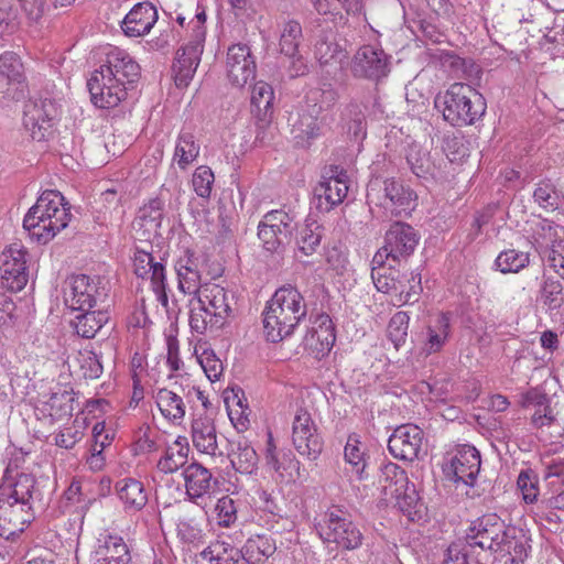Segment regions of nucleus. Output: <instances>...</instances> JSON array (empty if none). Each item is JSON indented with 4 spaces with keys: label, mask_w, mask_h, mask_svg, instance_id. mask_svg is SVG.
Listing matches in <instances>:
<instances>
[{
    "label": "nucleus",
    "mask_w": 564,
    "mask_h": 564,
    "mask_svg": "<svg viewBox=\"0 0 564 564\" xmlns=\"http://www.w3.org/2000/svg\"><path fill=\"white\" fill-rule=\"evenodd\" d=\"M141 67L124 50L109 46L105 59L87 80L91 102L101 109L118 107L134 88Z\"/></svg>",
    "instance_id": "1"
},
{
    "label": "nucleus",
    "mask_w": 564,
    "mask_h": 564,
    "mask_svg": "<svg viewBox=\"0 0 564 564\" xmlns=\"http://www.w3.org/2000/svg\"><path fill=\"white\" fill-rule=\"evenodd\" d=\"M465 541L481 551L510 556L511 564H523L529 555V539L522 529L506 524L496 513L474 520L466 531Z\"/></svg>",
    "instance_id": "2"
},
{
    "label": "nucleus",
    "mask_w": 564,
    "mask_h": 564,
    "mask_svg": "<svg viewBox=\"0 0 564 564\" xmlns=\"http://www.w3.org/2000/svg\"><path fill=\"white\" fill-rule=\"evenodd\" d=\"M306 317V304L302 293L293 285L279 288L263 312V328L267 339L279 343L291 336Z\"/></svg>",
    "instance_id": "3"
},
{
    "label": "nucleus",
    "mask_w": 564,
    "mask_h": 564,
    "mask_svg": "<svg viewBox=\"0 0 564 564\" xmlns=\"http://www.w3.org/2000/svg\"><path fill=\"white\" fill-rule=\"evenodd\" d=\"M234 303V295L224 286L204 283L203 289L189 300L191 330L203 335L223 328L232 316Z\"/></svg>",
    "instance_id": "4"
},
{
    "label": "nucleus",
    "mask_w": 564,
    "mask_h": 564,
    "mask_svg": "<svg viewBox=\"0 0 564 564\" xmlns=\"http://www.w3.org/2000/svg\"><path fill=\"white\" fill-rule=\"evenodd\" d=\"M70 207L58 191H44L23 219V228L39 242L46 243L70 220Z\"/></svg>",
    "instance_id": "5"
},
{
    "label": "nucleus",
    "mask_w": 564,
    "mask_h": 564,
    "mask_svg": "<svg viewBox=\"0 0 564 564\" xmlns=\"http://www.w3.org/2000/svg\"><path fill=\"white\" fill-rule=\"evenodd\" d=\"M445 121L454 127L474 124L486 112V101L481 94L468 84L454 83L434 99Z\"/></svg>",
    "instance_id": "6"
},
{
    "label": "nucleus",
    "mask_w": 564,
    "mask_h": 564,
    "mask_svg": "<svg viewBox=\"0 0 564 564\" xmlns=\"http://www.w3.org/2000/svg\"><path fill=\"white\" fill-rule=\"evenodd\" d=\"M415 192L394 177L372 178L367 186V203L382 210L387 219L408 217L416 206Z\"/></svg>",
    "instance_id": "7"
},
{
    "label": "nucleus",
    "mask_w": 564,
    "mask_h": 564,
    "mask_svg": "<svg viewBox=\"0 0 564 564\" xmlns=\"http://www.w3.org/2000/svg\"><path fill=\"white\" fill-rule=\"evenodd\" d=\"M315 529L324 543H334L345 551L357 550L361 546L364 535L348 512L338 507L327 509Z\"/></svg>",
    "instance_id": "8"
},
{
    "label": "nucleus",
    "mask_w": 564,
    "mask_h": 564,
    "mask_svg": "<svg viewBox=\"0 0 564 564\" xmlns=\"http://www.w3.org/2000/svg\"><path fill=\"white\" fill-rule=\"evenodd\" d=\"M108 284L100 276L72 275L65 290V303L74 311H89L108 307Z\"/></svg>",
    "instance_id": "9"
},
{
    "label": "nucleus",
    "mask_w": 564,
    "mask_h": 564,
    "mask_svg": "<svg viewBox=\"0 0 564 564\" xmlns=\"http://www.w3.org/2000/svg\"><path fill=\"white\" fill-rule=\"evenodd\" d=\"M420 240L417 231L409 224L394 221L384 235L383 246L375 253L372 263L386 264L387 261L398 262L410 257Z\"/></svg>",
    "instance_id": "10"
},
{
    "label": "nucleus",
    "mask_w": 564,
    "mask_h": 564,
    "mask_svg": "<svg viewBox=\"0 0 564 564\" xmlns=\"http://www.w3.org/2000/svg\"><path fill=\"white\" fill-rule=\"evenodd\" d=\"M348 193L347 173L343 167L330 165L314 188L315 207L327 213L343 203Z\"/></svg>",
    "instance_id": "11"
},
{
    "label": "nucleus",
    "mask_w": 564,
    "mask_h": 564,
    "mask_svg": "<svg viewBox=\"0 0 564 564\" xmlns=\"http://www.w3.org/2000/svg\"><path fill=\"white\" fill-rule=\"evenodd\" d=\"M57 116L58 107L53 99H30L24 105L23 126L33 140L42 141L46 138Z\"/></svg>",
    "instance_id": "12"
},
{
    "label": "nucleus",
    "mask_w": 564,
    "mask_h": 564,
    "mask_svg": "<svg viewBox=\"0 0 564 564\" xmlns=\"http://www.w3.org/2000/svg\"><path fill=\"white\" fill-rule=\"evenodd\" d=\"M294 229L293 218L283 210L267 213L258 225V237L265 250L278 252L290 242Z\"/></svg>",
    "instance_id": "13"
},
{
    "label": "nucleus",
    "mask_w": 564,
    "mask_h": 564,
    "mask_svg": "<svg viewBox=\"0 0 564 564\" xmlns=\"http://www.w3.org/2000/svg\"><path fill=\"white\" fill-rule=\"evenodd\" d=\"M292 443L300 455L311 460L318 458L323 451V438L311 414L299 410L292 424Z\"/></svg>",
    "instance_id": "14"
},
{
    "label": "nucleus",
    "mask_w": 564,
    "mask_h": 564,
    "mask_svg": "<svg viewBox=\"0 0 564 564\" xmlns=\"http://www.w3.org/2000/svg\"><path fill=\"white\" fill-rule=\"evenodd\" d=\"M26 250L20 243H12L0 257V275L4 288L21 291L29 281Z\"/></svg>",
    "instance_id": "15"
},
{
    "label": "nucleus",
    "mask_w": 564,
    "mask_h": 564,
    "mask_svg": "<svg viewBox=\"0 0 564 564\" xmlns=\"http://www.w3.org/2000/svg\"><path fill=\"white\" fill-rule=\"evenodd\" d=\"M480 454L471 445L459 446L444 466L446 477L465 486H473L480 470Z\"/></svg>",
    "instance_id": "16"
},
{
    "label": "nucleus",
    "mask_w": 564,
    "mask_h": 564,
    "mask_svg": "<svg viewBox=\"0 0 564 564\" xmlns=\"http://www.w3.org/2000/svg\"><path fill=\"white\" fill-rule=\"evenodd\" d=\"M34 520L33 508L0 495V536L14 539Z\"/></svg>",
    "instance_id": "17"
},
{
    "label": "nucleus",
    "mask_w": 564,
    "mask_h": 564,
    "mask_svg": "<svg viewBox=\"0 0 564 564\" xmlns=\"http://www.w3.org/2000/svg\"><path fill=\"white\" fill-rule=\"evenodd\" d=\"M389 56L381 47L364 45L355 54L351 72L356 77L380 80L390 72Z\"/></svg>",
    "instance_id": "18"
},
{
    "label": "nucleus",
    "mask_w": 564,
    "mask_h": 564,
    "mask_svg": "<svg viewBox=\"0 0 564 564\" xmlns=\"http://www.w3.org/2000/svg\"><path fill=\"white\" fill-rule=\"evenodd\" d=\"M336 341L335 325L326 313H317L312 318V327L307 330L303 345L316 359L328 355Z\"/></svg>",
    "instance_id": "19"
},
{
    "label": "nucleus",
    "mask_w": 564,
    "mask_h": 564,
    "mask_svg": "<svg viewBox=\"0 0 564 564\" xmlns=\"http://www.w3.org/2000/svg\"><path fill=\"white\" fill-rule=\"evenodd\" d=\"M227 77L231 85L243 87L256 77V59L247 44L231 45L226 58Z\"/></svg>",
    "instance_id": "20"
},
{
    "label": "nucleus",
    "mask_w": 564,
    "mask_h": 564,
    "mask_svg": "<svg viewBox=\"0 0 564 564\" xmlns=\"http://www.w3.org/2000/svg\"><path fill=\"white\" fill-rule=\"evenodd\" d=\"M424 433L414 424H402L394 429L388 440L390 454L400 460L413 462L419 458Z\"/></svg>",
    "instance_id": "21"
},
{
    "label": "nucleus",
    "mask_w": 564,
    "mask_h": 564,
    "mask_svg": "<svg viewBox=\"0 0 564 564\" xmlns=\"http://www.w3.org/2000/svg\"><path fill=\"white\" fill-rule=\"evenodd\" d=\"M23 65L18 54L4 52L0 55V95L19 100L24 96Z\"/></svg>",
    "instance_id": "22"
},
{
    "label": "nucleus",
    "mask_w": 564,
    "mask_h": 564,
    "mask_svg": "<svg viewBox=\"0 0 564 564\" xmlns=\"http://www.w3.org/2000/svg\"><path fill=\"white\" fill-rule=\"evenodd\" d=\"M203 267L204 260L189 250L184 251L174 265L180 292L194 297L203 289Z\"/></svg>",
    "instance_id": "23"
},
{
    "label": "nucleus",
    "mask_w": 564,
    "mask_h": 564,
    "mask_svg": "<svg viewBox=\"0 0 564 564\" xmlns=\"http://www.w3.org/2000/svg\"><path fill=\"white\" fill-rule=\"evenodd\" d=\"M451 317L446 313L430 316L419 335L421 354L430 356L440 352L449 339Z\"/></svg>",
    "instance_id": "24"
},
{
    "label": "nucleus",
    "mask_w": 564,
    "mask_h": 564,
    "mask_svg": "<svg viewBox=\"0 0 564 564\" xmlns=\"http://www.w3.org/2000/svg\"><path fill=\"white\" fill-rule=\"evenodd\" d=\"M91 561L94 564H130L131 555L122 536L104 533L97 539Z\"/></svg>",
    "instance_id": "25"
},
{
    "label": "nucleus",
    "mask_w": 564,
    "mask_h": 564,
    "mask_svg": "<svg viewBox=\"0 0 564 564\" xmlns=\"http://www.w3.org/2000/svg\"><path fill=\"white\" fill-rule=\"evenodd\" d=\"M158 19V10L151 2H139L126 14L120 28L128 37H141L151 32Z\"/></svg>",
    "instance_id": "26"
},
{
    "label": "nucleus",
    "mask_w": 564,
    "mask_h": 564,
    "mask_svg": "<svg viewBox=\"0 0 564 564\" xmlns=\"http://www.w3.org/2000/svg\"><path fill=\"white\" fill-rule=\"evenodd\" d=\"M182 476L185 484L186 497L196 505H200L217 484L210 470L199 463H192L185 466Z\"/></svg>",
    "instance_id": "27"
},
{
    "label": "nucleus",
    "mask_w": 564,
    "mask_h": 564,
    "mask_svg": "<svg viewBox=\"0 0 564 564\" xmlns=\"http://www.w3.org/2000/svg\"><path fill=\"white\" fill-rule=\"evenodd\" d=\"M204 46L187 42L176 54L173 64L175 85L180 88L187 87L193 79L200 63Z\"/></svg>",
    "instance_id": "28"
},
{
    "label": "nucleus",
    "mask_w": 564,
    "mask_h": 564,
    "mask_svg": "<svg viewBox=\"0 0 564 564\" xmlns=\"http://www.w3.org/2000/svg\"><path fill=\"white\" fill-rule=\"evenodd\" d=\"M533 202L544 212H555L564 206V191L560 180L541 178L534 186Z\"/></svg>",
    "instance_id": "29"
},
{
    "label": "nucleus",
    "mask_w": 564,
    "mask_h": 564,
    "mask_svg": "<svg viewBox=\"0 0 564 564\" xmlns=\"http://www.w3.org/2000/svg\"><path fill=\"white\" fill-rule=\"evenodd\" d=\"M191 436L194 447L199 453L210 456L216 455L218 444L213 419L202 415L193 419Z\"/></svg>",
    "instance_id": "30"
},
{
    "label": "nucleus",
    "mask_w": 564,
    "mask_h": 564,
    "mask_svg": "<svg viewBox=\"0 0 564 564\" xmlns=\"http://www.w3.org/2000/svg\"><path fill=\"white\" fill-rule=\"evenodd\" d=\"M164 202L158 197L151 198L139 208L133 220V228L143 231V236L158 235L163 220Z\"/></svg>",
    "instance_id": "31"
},
{
    "label": "nucleus",
    "mask_w": 564,
    "mask_h": 564,
    "mask_svg": "<svg viewBox=\"0 0 564 564\" xmlns=\"http://www.w3.org/2000/svg\"><path fill=\"white\" fill-rule=\"evenodd\" d=\"M35 485L36 480L32 475L21 473L12 484L1 487L0 495L18 502H28L33 508L34 501L39 499L40 495Z\"/></svg>",
    "instance_id": "32"
},
{
    "label": "nucleus",
    "mask_w": 564,
    "mask_h": 564,
    "mask_svg": "<svg viewBox=\"0 0 564 564\" xmlns=\"http://www.w3.org/2000/svg\"><path fill=\"white\" fill-rule=\"evenodd\" d=\"M120 501L127 511H140L148 502V495L141 481L126 478L116 484Z\"/></svg>",
    "instance_id": "33"
},
{
    "label": "nucleus",
    "mask_w": 564,
    "mask_h": 564,
    "mask_svg": "<svg viewBox=\"0 0 564 564\" xmlns=\"http://www.w3.org/2000/svg\"><path fill=\"white\" fill-rule=\"evenodd\" d=\"M122 197L123 195L119 194L116 188H108L100 194L97 202L99 206L96 209L99 224L107 225L122 220L124 215Z\"/></svg>",
    "instance_id": "34"
},
{
    "label": "nucleus",
    "mask_w": 564,
    "mask_h": 564,
    "mask_svg": "<svg viewBox=\"0 0 564 564\" xmlns=\"http://www.w3.org/2000/svg\"><path fill=\"white\" fill-rule=\"evenodd\" d=\"M324 126V119L318 118L313 109L304 110L293 127L296 143L302 147L310 145L313 140L323 133Z\"/></svg>",
    "instance_id": "35"
},
{
    "label": "nucleus",
    "mask_w": 564,
    "mask_h": 564,
    "mask_svg": "<svg viewBox=\"0 0 564 564\" xmlns=\"http://www.w3.org/2000/svg\"><path fill=\"white\" fill-rule=\"evenodd\" d=\"M229 457L235 470L242 475H252L258 469V454L246 438L232 443Z\"/></svg>",
    "instance_id": "36"
},
{
    "label": "nucleus",
    "mask_w": 564,
    "mask_h": 564,
    "mask_svg": "<svg viewBox=\"0 0 564 564\" xmlns=\"http://www.w3.org/2000/svg\"><path fill=\"white\" fill-rule=\"evenodd\" d=\"M200 152V145L192 131L181 130L175 142L173 154V162L177 164L181 170H186L193 164Z\"/></svg>",
    "instance_id": "37"
},
{
    "label": "nucleus",
    "mask_w": 564,
    "mask_h": 564,
    "mask_svg": "<svg viewBox=\"0 0 564 564\" xmlns=\"http://www.w3.org/2000/svg\"><path fill=\"white\" fill-rule=\"evenodd\" d=\"M391 498L395 499L397 507L410 521H419L425 517L426 508L419 497L414 484L409 482Z\"/></svg>",
    "instance_id": "38"
},
{
    "label": "nucleus",
    "mask_w": 564,
    "mask_h": 564,
    "mask_svg": "<svg viewBox=\"0 0 564 564\" xmlns=\"http://www.w3.org/2000/svg\"><path fill=\"white\" fill-rule=\"evenodd\" d=\"M274 91L265 82L254 84L251 90V112L260 121L268 122L273 112Z\"/></svg>",
    "instance_id": "39"
},
{
    "label": "nucleus",
    "mask_w": 564,
    "mask_h": 564,
    "mask_svg": "<svg viewBox=\"0 0 564 564\" xmlns=\"http://www.w3.org/2000/svg\"><path fill=\"white\" fill-rule=\"evenodd\" d=\"M344 458L346 464L350 466V471L354 473L358 479L367 478L366 467L368 465V457L366 448L359 436L355 433L347 437L344 447Z\"/></svg>",
    "instance_id": "40"
},
{
    "label": "nucleus",
    "mask_w": 564,
    "mask_h": 564,
    "mask_svg": "<svg viewBox=\"0 0 564 564\" xmlns=\"http://www.w3.org/2000/svg\"><path fill=\"white\" fill-rule=\"evenodd\" d=\"M107 307L83 311L74 321L76 333L83 338H94L98 330L108 322Z\"/></svg>",
    "instance_id": "41"
},
{
    "label": "nucleus",
    "mask_w": 564,
    "mask_h": 564,
    "mask_svg": "<svg viewBox=\"0 0 564 564\" xmlns=\"http://www.w3.org/2000/svg\"><path fill=\"white\" fill-rule=\"evenodd\" d=\"M421 292V274L412 271L399 274V280L392 295L397 297V305L401 306L417 302Z\"/></svg>",
    "instance_id": "42"
},
{
    "label": "nucleus",
    "mask_w": 564,
    "mask_h": 564,
    "mask_svg": "<svg viewBox=\"0 0 564 564\" xmlns=\"http://www.w3.org/2000/svg\"><path fill=\"white\" fill-rule=\"evenodd\" d=\"M188 456L186 438L177 437L172 446H169L164 455L159 459L156 467L164 474H172L184 467Z\"/></svg>",
    "instance_id": "43"
},
{
    "label": "nucleus",
    "mask_w": 564,
    "mask_h": 564,
    "mask_svg": "<svg viewBox=\"0 0 564 564\" xmlns=\"http://www.w3.org/2000/svg\"><path fill=\"white\" fill-rule=\"evenodd\" d=\"M133 271L137 276L145 279L150 278L152 281H158L165 274L164 264L160 261H155L154 257L149 250L135 248L133 253Z\"/></svg>",
    "instance_id": "44"
},
{
    "label": "nucleus",
    "mask_w": 564,
    "mask_h": 564,
    "mask_svg": "<svg viewBox=\"0 0 564 564\" xmlns=\"http://www.w3.org/2000/svg\"><path fill=\"white\" fill-rule=\"evenodd\" d=\"M378 481L386 496L392 497L406 487L409 479L406 473L397 464L388 462L380 467Z\"/></svg>",
    "instance_id": "45"
},
{
    "label": "nucleus",
    "mask_w": 564,
    "mask_h": 564,
    "mask_svg": "<svg viewBox=\"0 0 564 564\" xmlns=\"http://www.w3.org/2000/svg\"><path fill=\"white\" fill-rule=\"evenodd\" d=\"M74 392L72 389L59 388L57 391H53L48 400L44 403V411L53 420H62L66 416H70L74 411Z\"/></svg>",
    "instance_id": "46"
},
{
    "label": "nucleus",
    "mask_w": 564,
    "mask_h": 564,
    "mask_svg": "<svg viewBox=\"0 0 564 564\" xmlns=\"http://www.w3.org/2000/svg\"><path fill=\"white\" fill-rule=\"evenodd\" d=\"M241 550L248 564H260L263 558L270 557L275 552L276 546L270 536L254 535L246 541Z\"/></svg>",
    "instance_id": "47"
},
{
    "label": "nucleus",
    "mask_w": 564,
    "mask_h": 564,
    "mask_svg": "<svg viewBox=\"0 0 564 564\" xmlns=\"http://www.w3.org/2000/svg\"><path fill=\"white\" fill-rule=\"evenodd\" d=\"M539 299L549 311L560 310L564 304L562 282L552 275H543L540 283Z\"/></svg>",
    "instance_id": "48"
},
{
    "label": "nucleus",
    "mask_w": 564,
    "mask_h": 564,
    "mask_svg": "<svg viewBox=\"0 0 564 564\" xmlns=\"http://www.w3.org/2000/svg\"><path fill=\"white\" fill-rule=\"evenodd\" d=\"M155 402L162 415L170 421L182 420L185 415L183 399L174 391L160 389L155 395Z\"/></svg>",
    "instance_id": "49"
},
{
    "label": "nucleus",
    "mask_w": 564,
    "mask_h": 564,
    "mask_svg": "<svg viewBox=\"0 0 564 564\" xmlns=\"http://www.w3.org/2000/svg\"><path fill=\"white\" fill-rule=\"evenodd\" d=\"M322 237V226L315 220H306L296 239L299 252L304 256L313 254L319 247Z\"/></svg>",
    "instance_id": "50"
},
{
    "label": "nucleus",
    "mask_w": 564,
    "mask_h": 564,
    "mask_svg": "<svg viewBox=\"0 0 564 564\" xmlns=\"http://www.w3.org/2000/svg\"><path fill=\"white\" fill-rule=\"evenodd\" d=\"M530 263V254L524 251L508 249L501 251L495 260V267L501 273H518Z\"/></svg>",
    "instance_id": "51"
},
{
    "label": "nucleus",
    "mask_w": 564,
    "mask_h": 564,
    "mask_svg": "<svg viewBox=\"0 0 564 564\" xmlns=\"http://www.w3.org/2000/svg\"><path fill=\"white\" fill-rule=\"evenodd\" d=\"M338 99L337 90L329 84H324L321 88L312 89L306 96L307 108L319 115L324 110L330 109Z\"/></svg>",
    "instance_id": "52"
},
{
    "label": "nucleus",
    "mask_w": 564,
    "mask_h": 564,
    "mask_svg": "<svg viewBox=\"0 0 564 564\" xmlns=\"http://www.w3.org/2000/svg\"><path fill=\"white\" fill-rule=\"evenodd\" d=\"M303 37L302 26L295 20L283 23L280 35V52L285 56H294Z\"/></svg>",
    "instance_id": "53"
},
{
    "label": "nucleus",
    "mask_w": 564,
    "mask_h": 564,
    "mask_svg": "<svg viewBox=\"0 0 564 564\" xmlns=\"http://www.w3.org/2000/svg\"><path fill=\"white\" fill-rule=\"evenodd\" d=\"M329 37L330 34L323 32L314 44V55L321 65H328L332 61L340 62L346 57L340 46Z\"/></svg>",
    "instance_id": "54"
},
{
    "label": "nucleus",
    "mask_w": 564,
    "mask_h": 564,
    "mask_svg": "<svg viewBox=\"0 0 564 564\" xmlns=\"http://www.w3.org/2000/svg\"><path fill=\"white\" fill-rule=\"evenodd\" d=\"M371 279L376 289L386 294H393L397 281L399 280L400 272L394 270L392 264L386 267V264L378 265L372 263Z\"/></svg>",
    "instance_id": "55"
},
{
    "label": "nucleus",
    "mask_w": 564,
    "mask_h": 564,
    "mask_svg": "<svg viewBox=\"0 0 564 564\" xmlns=\"http://www.w3.org/2000/svg\"><path fill=\"white\" fill-rule=\"evenodd\" d=\"M525 405L534 404L535 411L532 414L531 423L535 429H541L543 426H550L554 416L552 415V410L549 405L547 399L543 394H532L528 393L525 395Z\"/></svg>",
    "instance_id": "56"
},
{
    "label": "nucleus",
    "mask_w": 564,
    "mask_h": 564,
    "mask_svg": "<svg viewBox=\"0 0 564 564\" xmlns=\"http://www.w3.org/2000/svg\"><path fill=\"white\" fill-rule=\"evenodd\" d=\"M406 163L414 175L425 177L432 171L430 154L416 143L409 145L405 154Z\"/></svg>",
    "instance_id": "57"
},
{
    "label": "nucleus",
    "mask_w": 564,
    "mask_h": 564,
    "mask_svg": "<svg viewBox=\"0 0 564 564\" xmlns=\"http://www.w3.org/2000/svg\"><path fill=\"white\" fill-rule=\"evenodd\" d=\"M302 295L304 296L306 304V313L311 310V318H313L317 313H324L323 310L328 303L329 294L323 283H313Z\"/></svg>",
    "instance_id": "58"
},
{
    "label": "nucleus",
    "mask_w": 564,
    "mask_h": 564,
    "mask_svg": "<svg viewBox=\"0 0 564 564\" xmlns=\"http://www.w3.org/2000/svg\"><path fill=\"white\" fill-rule=\"evenodd\" d=\"M410 316L406 312H397L388 324V337L395 349H399L406 341Z\"/></svg>",
    "instance_id": "59"
},
{
    "label": "nucleus",
    "mask_w": 564,
    "mask_h": 564,
    "mask_svg": "<svg viewBox=\"0 0 564 564\" xmlns=\"http://www.w3.org/2000/svg\"><path fill=\"white\" fill-rule=\"evenodd\" d=\"M517 485L527 503L536 501L539 496V480L532 469L521 470L517 479Z\"/></svg>",
    "instance_id": "60"
},
{
    "label": "nucleus",
    "mask_w": 564,
    "mask_h": 564,
    "mask_svg": "<svg viewBox=\"0 0 564 564\" xmlns=\"http://www.w3.org/2000/svg\"><path fill=\"white\" fill-rule=\"evenodd\" d=\"M474 549L464 540L453 542L446 550L443 564H478L470 560V552Z\"/></svg>",
    "instance_id": "61"
},
{
    "label": "nucleus",
    "mask_w": 564,
    "mask_h": 564,
    "mask_svg": "<svg viewBox=\"0 0 564 564\" xmlns=\"http://www.w3.org/2000/svg\"><path fill=\"white\" fill-rule=\"evenodd\" d=\"M197 360L203 368L206 377L215 382L220 379L224 366L221 360L216 356L213 349H204L198 356Z\"/></svg>",
    "instance_id": "62"
},
{
    "label": "nucleus",
    "mask_w": 564,
    "mask_h": 564,
    "mask_svg": "<svg viewBox=\"0 0 564 564\" xmlns=\"http://www.w3.org/2000/svg\"><path fill=\"white\" fill-rule=\"evenodd\" d=\"M214 181L215 176L210 167L200 165L193 174L192 185L199 197L208 198L212 193Z\"/></svg>",
    "instance_id": "63"
},
{
    "label": "nucleus",
    "mask_w": 564,
    "mask_h": 564,
    "mask_svg": "<svg viewBox=\"0 0 564 564\" xmlns=\"http://www.w3.org/2000/svg\"><path fill=\"white\" fill-rule=\"evenodd\" d=\"M84 436V425L76 419L72 425L63 427L55 436V444L62 448H73Z\"/></svg>",
    "instance_id": "64"
}]
</instances>
